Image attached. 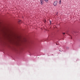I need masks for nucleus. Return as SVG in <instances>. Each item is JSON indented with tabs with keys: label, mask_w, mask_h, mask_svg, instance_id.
Returning <instances> with one entry per match:
<instances>
[{
	"label": "nucleus",
	"mask_w": 80,
	"mask_h": 80,
	"mask_svg": "<svg viewBox=\"0 0 80 80\" xmlns=\"http://www.w3.org/2000/svg\"><path fill=\"white\" fill-rule=\"evenodd\" d=\"M61 0H60L59 1V4H61Z\"/></svg>",
	"instance_id": "4"
},
{
	"label": "nucleus",
	"mask_w": 80,
	"mask_h": 80,
	"mask_svg": "<svg viewBox=\"0 0 80 80\" xmlns=\"http://www.w3.org/2000/svg\"><path fill=\"white\" fill-rule=\"evenodd\" d=\"M59 51H60V50H59Z\"/></svg>",
	"instance_id": "10"
},
{
	"label": "nucleus",
	"mask_w": 80,
	"mask_h": 80,
	"mask_svg": "<svg viewBox=\"0 0 80 80\" xmlns=\"http://www.w3.org/2000/svg\"><path fill=\"white\" fill-rule=\"evenodd\" d=\"M48 0H44L45 2H48Z\"/></svg>",
	"instance_id": "3"
},
{
	"label": "nucleus",
	"mask_w": 80,
	"mask_h": 80,
	"mask_svg": "<svg viewBox=\"0 0 80 80\" xmlns=\"http://www.w3.org/2000/svg\"><path fill=\"white\" fill-rule=\"evenodd\" d=\"M40 3L42 5H43V1L42 0H40Z\"/></svg>",
	"instance_id": "2"
},
{
	"label": "nucleus",
	"mask_w": 80,
	"mask_h": 80,
	"mask_svg": "<svg viewBox=\"0 0 80 80\" xmlns=\"http://www.w3.org/2000/svg\"><path fill=\"white\" fill-rule=\"evenodd\" d=\"M19 22L20 23V22H21V21L20 20L19 21Z\"/></svg>",
	"instance_id": "8"
},
{
	"label": "nucleus",
	"mask_w": 80,
	"mask_h": 80,
	"mask_svg": "<svg viewBox=\"0 0 80 80\" xmlns=\"http://www.w3.org/2000/svg\"><path fill=\"white\" fill-rule=\"evenodd\" d=\"M66 48H67V49H69V48L67 47H66Z\"/></svg>",
	"instance_id": "6"
},
{
	"label": "nucleus",
	"mask_w": 80,
	"mask_h": 80,
	"mask_svg": "<svg viewBox=\"0 0 80 80\" xmlns=\"http://www.w3.org/2000/svg\"><path fill=\"white\" fill-rule=\"evenodd\" d=\"M62 34H63V35H65V32H63Z\"/></svg>",
	"instance_id": "7"
},
{
	"label": "nucleus",
	"mask_w": 80,
	"mask_h": 80,
	"mask_svg": "<svg viewBox=\"0 0 80 80\" xmlns=\"http://www.w3.org/2000/svg\"><path fill=\"white\" fill-rule=\"evenodd\" d=\"M49 22H50V24H52V21H49Z\"/></svg>",
	"instance_id": "5"
},
{
	"label": "nucleus",
	"mask_w": 80,
	"mask_h": 80,
	"mask_svg": "<svg viewBox=\"0 0 80 80\" xmlns=\"http://www.w3.org/2000/svg\"><path fill=\"white\" fill-rule=\"evenodd\" d=\"M58 2H57V1H56L53 2V5H54V6H57V4Z\"/></svg>",
	"instance_id": "1"
},
{
	"label": "nucleus",
	"mask_w": 80,
	"mask_h": 80,
	"mask_svg": "<svg viewBox=\"0 0 80 80\" xmlns=\"http://www.w3.org/2000/svg\"><path fill=\"white\" fill-rule=\"evenodd\" d=\"M56 45H58V44H57L56 43Z\"/></svg>",
	"instance_id": "9"
}]
</instances>
